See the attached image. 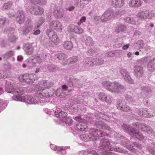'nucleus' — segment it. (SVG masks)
Here are the masks:
<instances>
[{"mask_svg": "<svg viewBox=\"0 0 155 155\" xmlns=\"http://www.w3.org/2000/svg\"><path fill=\"white\" fill-rule=\"evenodd\" d=\"M91 94L88 91H85L81 94V95H79L78 99L79 100H83L85 98H87V97L90 95Z\"/></svg>", "mask_w": 155, "mask_h": 155, "instance_id": "38", "label": "nucleus"}, {"mask_svg": "<svg viewBox=\"0 0 155 155\" xmlns=\"http://www.w3.org/2000/svg\"><path fill=\"white\" fill-rule=\"evenodd\" d=\"M9 41L12 42H15L18 38L14 34H8Z\"/></svg>", "mask_w": 155, "mask_h": 155, "instance_id": "43", "label": "nucleus"}, {"mask_svg": "<svg viewBox=\"0 0 155 155\" xmlns=\"http://www.w3.org/2000/svg\"><path fill=\"white\" fill-rule=\"evenodd\" d=\"M95 134H84L80 136V138L84 141H94L96 140L99 137H103L107 135L104 132L97 129H95L94 131Z\"/></svg>", "mask_w": 155, "mask_h": 155, "instance_id": "3", "label": "nucleus"}, {"mask_svg": "<svg viewBox=\"0 0 155 155\" xmlns=\"http://www.w3.org/2000/svg\"><path fill=\"white\" fill-rule=\"evenodd\" d=\"M25 27L29 28L32 29L33 26L32 25L31 21L30 19L27 20L25 23Z\"/></svg>", "mask_w": 155, "mask_h": 155, "instance_id": "51", "label": "nucleus"}, {"mask_svg": "<svg viewBox=\"0 0 155 155\" xmlns=\"http://www.w3.org/2000/svg\"><path fill=\"white\" fill-rule=\"evenodd\" d=\"M140 88L142 90H143L146 95H148L151 93V90L149 86H143L141 87Z\"/></svg>", "mask_w": 155, "mask_h": 155, "instance_id": "41", "label": "nucleus"}, {"mask_svg": "<svg viewBox=\"0 0 155 155\" xmlns=\"http://www.w3.org/2000/svg\"><path fill=\"white\" fill-rule=\"evenodd\" d=\"M104 123L101 120L96 121L95 123L96 127L99 129H102Z\"/></svg>", "mask_w": 155, "mask_h": 155, "instance_id": "46", "label": "nucleus"}, {"mask_svg": "<svg viewBox=\"0 0 155 155\" xmlns=\"http://www.w3.org/2000/svg\"><path fill=\"white\" fill-rule=\"evenodd\" d=\"M141 4V2L140 0H131L128 3L129 6L134 8L139 7Z\"/></svg>", "mask_w": 155, "mask_h": 155, "instance_id": "23", "label": "nucleus"}, {"mask_svg": "<svg viewBox=\"0 0 155 155\" xmlns=\"http://www.w3.org/2000/svg\"><path fill=\"white\" fill-rule=\"evenodd\" d=\"M146 15L147 19H151L155 16V12L153 11H149L146 10Z\"/></svg>", "mask_w": 155, "mask_h": 155, "instance_id": "44", "label": "nucleus"}, {"mask_svg": "<svg viewBox=\"0 0 155 155\" xmlns=\"http://www.w3.org/2000/svg\"><path fill=\"white\" fill-rule=\"evenodd\" d=\"M74 132L86 131L87 130V126L84 123L79 122L78 124L74 126Z\"/></svg>", "mask_w": 155, "mask_h": 155, "instance_id": "14", "label": "nucleus"}, {"mask_svg": "<svg viewBox=\"0 0 155 155\" xmlns=\"http://www.w3.org/2000/svg\"><path fill=\"white\" fill-rule=\"evenodd\" d=\"M45 21V19L43 17L41 18L37 22V26L36 28H38L41 25L43 24Z\"/></svg>", "mask_w": 155, "mask_h": 155, "instance_id": "54", "label": "nucleus"}, {"mask_svg": "<svg viewBox=\"0 0 155 155\" xmlns=\"http://www.w3.org/2000/svg\"><path fill=\"white\" fill-rule=\"evenodd\" d=\"M115 17V13L111 9H109L104 12L101 16V21L106 22L112 19Z\"/></svg>", "mask_w": 155, "mask_h": 155, "instance_id": "6", "label": "nucleus"}, {"mask_svg": "<svg viewBox=\"0 0 155 155\" xmlns=\"http://www.w3.org/2000/svg\"><path fill=\"white\" fill-rule=\"evenodd\" d=\"M132 125L136 128L126 124H123L122 127L126 133H128L130 135L135 137L139 140H145L146 137L143 136L142 133L137 132L136 130V129L137 128L142 132H146L148 134H151L153 132V129L150 126L144 124L137 122L133 123Z\"/></svg>", "mask_w": 155, "mask_h": 155, "instance_id": "1", "label": "nucleus"}, {"mask_svg": "<svg viewBox=\"0 0 155 155\" xmlns=\"http://www.w3.org/2000/svg\"><path fill=\"white\" fill-rule=\"evenodd\" d=\"M124 79L128 83H129L133 84L134 81L131 78L129 74L126 76Z\"/></svg>", "mask_w": 155, "mask_h": 155, "instance_id": "55", "label": "nucleus"}, {"mask_svg": "<svg viewBox=\"0 0 155 155\" xmlns=\"http://www.w3.org/2000/svg\"><path fill=\"white\" fill-rule=\"evenodd\" d=\"M28 9L31 14L35 15H41L44 12V10L42 7L35 5L29 6Z\"/></svg>", "mask_w": 155, "mask_h": 155, "instance_id": "8", "label": "nucleus"}, {"mask_svg": "<svg viewBox=\"0 0 155 155\" xmlns=\"http://www.w3.org/2000/svg\"><path fill=\"white\" fill-rule=\"evenodd\" d=\"M112 6L116 8L122 7L124 4V0H110Z\"/></svg>", "mask_w": 155, "mask_h": 155, "instance_id": "20", "label": "nucleus"}, {"mask_svg": "<svg viewBox=\"0 0 155 155\" xmlns=\"http://www.w3.org/2000/svg\"><path fill=\"white\" fill-rule=\"evenodd\" d=\"M124 21L128 23L132 24H135L136 20V18L131 17H127L124 19Z\"/></svg>", "mask_w": 155, "mask_h": 155, "instance_id": "42", "label": "nucleus"}, {"mask_svg": "<svg viewBox=\"0 0 155 155\" xmlns=\"http://www.w3.org/2000/svg\"><path fill=\"white\" fill-rule=\"evenodd\" d=\"M147 68L148 70L150 71H153L155 68V57L150 61Z\"/></svg>", "mask_w": 155, "mask_h": 155, "instance_id": "29", "label": "nucleus"}, {"mask_svg": "<svg viewBox=\"0 0 155 155\" xmlns=\"http://www.w3.org/2000/svg\"><path fill=\"white\" fill-rule=\"evenodd\" d=\"M78 57L77 56H74L69 58L65 61H64L62 62V64L64 65H65L69 64L68 62H69L70 64H73L76 62L78 60Z\"/></svg>", "mask_w": 155, "mask_h": 155, "instance_id": "27", "label": "nucleus"}, {"mask_svg": "<svg viewBox=\"0 0 155 155\" xmlns=\"http://www.w3.org/2000/svg\"><path fill=\"white\" fill-rule=\"evenodd\" d=\"M146 11H141L139 12L137 14V16L139 19H147V15H146Z\"/></svg>", "mask_w": 155, "mask_h": 155, "instance_id": "34", "label": "nucleus"}, {"mask_svg": "<svg viewBox=\"0 0 155 155\" xmlns=\"http://www.w3.org/2000/svg\"><path fill=\"white\" fill-rule=\"evenodd\" d=\"M51 148L54 150L57 151V153L59 154H64L66 153L65 150L69 149V147H59L54 145L51 144L50 146Z\"/></svg>", "mask_w": 155, "mask_h": 155, "instance_id": "13", "label": "nucleus"}, {"mask_svg": "<svg viewBox=\"0 0 155 155\" xmlns=\"http://www.w3.org/2000/svg\"><path fill=\"white\" fill-rule=\"evenodd\" d=\"M8 23V20L6 18L0 19V27H2L6 24Z\"/></svg>", "mask_w": 155, "mask_h": 155, "instance_id": "45", "label": "nucleus"}, {"mask_svg": "<svg viewBox=\"0 0 155 155\" xmlns=\"http://www.w3.org/2000/svg\"><path fill=\"white\" fill-rule=\"evenodd\" d=\"M121 76L124 79L129 74L128 72L125 69L121 68L120 70Z\"/></svg>", "mask_w": 155, "mask_h": 155, "instance_id": "47", "label": "nucleus"}, {"mask_svg": "<svg viewBox=\"0 0 155 155\" xmlns=\"http://www.w3.org/2000/svg\"><path fill=\"white\" fill-rule=\"evenodd\" d=\"M68 28L69 31L74 32L78 34H80L84 32L82 28L74 25H71L68 26Z\"/></svg>", "mask_w": 155, "mask_h": 155, "instance_id": "17", "label": "nucleus"}, {"mask_svg": "<svg viewBox=\"0 0 155 155\" xmlns=\"http://www.w3.org/2000/svg\"><path fill=\"white\" fill-rule=\"evenodd\" d=\"M100 20L101 21V16H96L94 17V21L96 24H97L99 22Z\"/></svg>", "mask_w": 155, "mask_h": 155, "instance_id": "61", "label": "nucleus"}, {"mask_svg": "<svg viewBox=\"0 0 155 155\" xmlns=\"http://www.w3.org/2000/svg\"><path fill=\"white\" fill-rule=\"evenodd\" d=\"M83 38L84 41L87 45L92 46L94 45V41L90 36L86 35L84 36Z\"/></svg>", "mask_w": 155, "mask_h": 155, "instance_id": "25", "label": "nucleus"}, {"mask_svg": "<svg viewBox=\"0 0 155 155\" xmlns=\"http://www.w3.org/2000/svg\"><path fill=\"white\" fill-rule=\"evenodd\" d=\"M68 87L65 85H63L62 87V88L58 89L55 92L56 95L60 97H63L64 96V91L67 90Z\"/></svg>", "mask_w": 155, "mask_h": 155, "instance_id": "21", "label": "nucleus"}, {"mask_svg": "<svg viewBox=\"0 0 155 155\" xmlns=\"http://www.w3.org/2000/svg\"><path fill=\"white\" fill-rule=\"evenodd\" d=\"M47 68L49 71L51 72H55L59 69V67L53 64L49 65Z\"/></svg>", "mask_w": 155, "mask_h": 155, "instance_id": "36", "label": "nucleus"}, {"mask_svg": "<svg viewBox=\"0 0 155 155\" xmlns=\"http://www.w3.org/2000/svg\"><path fill=\"white\" fill-rule=\"evenodd\" d=\"M135 75L138 77L142 76L143 75V69L140 66H135L134 68Z\"/></svg>", "mask_w": 155, "mask_h": 155, "instance_id": "22", "label": "nucleus"}, {"mask_svg": "<svg viewBox=\"0 0 155 155\" xmlns=\"http://www.w3.org/2000/svg\"><path fill=\"white\" fill-rule=\"evenodd\" d=\"M144 45V44L143 41L141 40L138 41L134 45V46H137L141 48H143Z\"/></svg>", "mask_w": 155, "mask_h": 155, "instance_id": "52", "label": "nucleus"}, {"mask_svg": "<svg viewBox=\"0 0 155 155\" xmlns=\"http://www.w3.org/2000/svg\"><path fill=\"white\" fill-rule=\"evenodd\" d=\"M82 82L80 81L78 79L74 78L73 79L71 82H68V86L70 87H77L81 88L82 87Z\"/></svg>", "mask_w": 155, "mask_h": 155, "instance_id": "16", "label": "nucleus"}, {"mask_svg": "<svg viewBox=\"0 0 155 155\" xmlns=\"http://www.w3.org/2000/svg\"><path fill=\"white\" fill-rule=\"evenodd\" d=\"M34 58L35 60V61L36 63L37 62L39 64L41 63L43 59L42 56L40 54L35 56Z\"/></svg>", "mask_w": 155, "mask_h": 155, "instance_id": "48", "label": "nucleus"}, {"mask_svg": "<svg viewBox=\"0 0 155 155\" xmlns=\"http://www.w3.org/2000/svg\"><path fill=\"white\" fill-rule=\"evenodd\" d=\"M98 97L100 100L105 101L108 104H110L111 102V97L104 93H100Z\"/></svg>", "mask_w": 155, "mask_h": 155, "instance_id": "19", "label": "nucleus"}, {"mask_svg": "<svg viewBox=\"0 0 155 155\" xmlns=\"http://www.w3.org/2000/svg\"><path fill=\"white\" fill-rule=\"evenodd\" d=\"M93 59V61L94 62V65H100L103 64L104 61L101 58H97Z\"/></svg>", "mask_w": 155, "mask_h": 155, "instance_id": "37", "label": "nucleus"}, {"mask_svg": "<svg viewBox=\"0 0 155 155\" xmlns=\"http://www.w3.org/2000/svg\"><path fill=\"white\" fill-rule=\"evenodd\" d=\"M47 35L51 39V41L56 45L58 44L59 42V39L56 33L51 29H47L46 31Z\"/></svg>", "mask_w": 155, "mask_h": 155, "instance_id": "9", "label": "nucleus"}, {"mask_svg": "<svg viewBox=\"0 0 155 155\" xmlns=\"http://www.w3.org/2000/svg\"><path fill=\"white\" fill-rule=\"evenodd\" d=\"M12 5V2H9L7 3H5L3 5L2 8L3 10H6L10 8Z\"/></svg>", "mask_w": 155, "mask_h": 155, "instance_id": "53", "label": "nucleus"}, {"mask_svg": "<svg viewBox=\"0 0 155 155\" xmlns=\"http://www.w3.org/2000/svg\"><path fill=\"white\" fill-rule=\"evenodd\" d=\"M64 15L63 9L60 8H57L54 10V15L57 18H61Z\"/></svg>", "mask_w": 155, "mask_h": 155, "instance_id": "24", "label": "nucleus"}, {"mask_svg": "<svg viewBox=\"0 0 155 155\" xmlns=\"http://www.w3.org/2000/svg\"><path fill=\"white\" fill-rule=\"evenodd\" d=\"M33 44V43H27L24 45L23 49L27 54L31 55L32 54L34 50Z\"/></svg>", "mask_w": 155, "mask_h": 155, "instance_id": "15", "label": "nucleus"}, {"mask_svg": "<svg viewBox=\"0 0 155 155\" xmlns=\"http://www.w3.org/2000/svg\"><path fill=\"white\" fill-rule=\"evenodd\" d=\"M65 120L64 121L65 122V124H71L72 121V120L71 117H66Z\"/></svg>", "mask_w": 155, "mask_h": 155, "instance_id": "59", "label": "nucleus"}, {"mask_svg": "<svg viewBox=\"0 0 155 155\" xmlns=\"http://www.w3.org/2000/svg\"><path fill=\"white\" fill-rule=\"evenodd\" d=\"M32 98V96L26 95L23 96H14L12 97V99L15 101H23L27 103L31 104L33 103L34 102L31 101L30 100Z\"/></svg>", "mask_w": 155, "mask_h": 155, "instance_id": "10", "label": "nucleus"}, {"mask_svg": "<svg viewBox=\"0 0 155 155\" xmlns=\"http://www.w3.org/2000/svg\"><path fill=\"white\" fill-rule=\"evenodd\" d=\"M32 29L25 27V29L23 31V34L24 35H27L29 33L31 30Z\"/></svg>", "mask_w": 155, "mask_h": 155, "instance_id": "60", "label": "nucleus"}, {"mask_svg": "<svg viewBox=\"0 0 155 155\" xmlns=\"http://www.w3.org/2000/svg\"><path fill=\"white\" fill-rule=\"evenodd\" d=\"M53 85V82L51 81H48L47 80L41 81L36 86V91L35 94L36 97L44 98L52 97L53 94H49L48 91L45 89L49 88Z\"/></svg>", "mask_w": 155, "mask_h": 155, "instance_id": "2", "label": "nucleus"}, {"mask_svg": "<svg viewBox=\"0 0 155 155\" xmlns=\"http://www.w3.org/2000/svg\"><path fill=\"white\" fill-rule=\"evenodd\" d=\"M86 18L85 16H83L80 19L79 21H78V25H81V23L85 21L86 20Z\"/></svg>", "mask_w": 155, "mask_h": 155, "instance_id": "63", "label": "nucleus"}, {"mask_svg": "<svg viewBox=\"0 0 155 155\" xmlns=\"http://www.w3.org/2000/svg\"><path fill=\"white\" fill-rule=\"evenodd\" d=\"M5 89L6 91L9 93L14 94L15 96H18L22 94L25 92V88L23 87H19L14 88L10 83L8 82L5 84Z\"/></svg>", "mask_w": 155, "mask_h": 155, "instance_id": "5", "label": "nucleus"}, {"mask_svg": "<svg viewBox=\"0 0 155 155\" xmlns=\"http://www.w3.org/2000/svg\"><path fill=\"white\" fill-rule=\"evenodd\" d=\"M121 143L130 150L132 151L133 150V146L130 144L129 140L127 139H124V140H121Z\"/></svg>", "mask_w": 155, "mask_h": 155, "instance_id": "32", "label": "nucleus"}, {"mask_svg": "<svg viewBox=\"0 0 155 155\" xmlns=\"http://www.w3.org/2000/svg\"><path fill=\"white\" fill-rule=\"evenodd\" d=\"M124 112H129L131 110L130 107L127 105H125L123 107V110H120Z\"/></svg>", "mask_w": 155, "mask_h": 155, "instance_id": "58", "label": "nucleus"}, {"mask_svg": "<svg viewBox=\"0 0 155 155\" xmlns=\"http://www.w3.org/2000/svg\"><path fill=\"white\" fill-rule=\"evenodd\" d=\"M34 74H25L21 75L19 77L20 81L25 82L28 84H31L34 81Z\"/></svg>", "mask_w": 155, "mask_h": 155, "instance_id": "7", "label": "nucleus"}, {"mask_svg": "<svg viewBox=\"0 0 155 155\" xmlns=\"http://www.w3.org/2000/svg\"><path fill=\"white\" fill-rule=\"evenodd\" d=\"M126 89L125 87L120 83L117 81H114L113 88L110 90L112 93L117 94L121 93V90Z\"/></svg>", "mask_w": 155, "mask_h": 155, "instance_id": "11", "label": "nucleus"}, {"mask_svg": "<svg viewBox=\"0 0 155 155\" xmlns=\"http://www.w3.org/2000/svg\"><path fill=\"white\" fill-rule=\"evenodd\" d=\"M87 153V155H100L98 153L93 150H89Z\"/></svg>", "mask_w": 155, "mask_h": 155, "instance_id": "57", "label": "nucleus"}, {"mask_svg": "<svg viewBox=\"0 0 155 155\" xmlns=\"http://www.w3.org/2000/svg\"><path fill=\"white\" fill-rule=\"evenodd\" d=\"M6 74V73L5 71H0V79H5L7 78Z\"/></svg>", "mask_w": 155, "mask_h": 155, "instance_id": "56", "label": "nucleus"}, {"mask_svg": "<svg viewBox=\"0 0 155 155\" xmlns=\"http://www.w3.org/2000/svg\"><path fill=\"white\" fill-rule=\"evenodd\" d=\"M50 27L58 32H61L62 30V25L60 22L56 21H53L49 23Z\"/></svg>", "mask_w": 155, "mask_h": 155, "instance_id": "12", "label": "nucleus"}, {"mask_svg": "<svg viewBox=\"0 0 155 155\" xmlns=\"http://www.w3.org/2000/svg\"><path fill=\"white\" fill-rule=\"evenodd\" d=\"M153 116L152 112L148 111V109L146 108H144L143 113V117H150Z\"/></svg>", "mask_w": 155, "mask_h": 155, "instance_id": "39", "label": "nucleus"}, {"mask_svg": "<svg viewBox=\"0 0 155 155\" xmlns=\"http://www.w3.org/2000/svg\"><path fill=\"white\" fill-rule=\"evenodd\" d=\"M25 19V15L24 11H19L17 13L16 21L18 23L21 24H23Z\"/></svg>", "mask_w": 155, "mask_h": 155, "instance_id": "18", "label": "nucleus"}, {"mask_svg": "<svg viewBox=\"0 0 155 155\" xmlns=\"http://www.w3.org/2000/svg\"><path fill=\"white\" fill-rule=\"evenodd\" d=\"M14 55V52L12 51H11L8 52L7 54H6V56L8 57H11L13 56Z\"/></svg>", "mask_w": 155, "mask_h": 155, "instance_id": "64", "label": "nucleus"}, {"mask_svg": "<svg viewBox=\"0 0 155 155\" xmlns=\"http://www.w3.org/2000/svg\"><path fill=\"white\" fill-rule=\"evenodd\" d=\"M114 55V52L113 51H108L105 54V56L109 57H113Z\"/></svg>", "mask_w": 155, "mask_h": 155, "instance_id": "62", "label": "nucleus"}, {"mask_svg": "<svg viewBox=\"0 0 155 155\" xmlns=\"http://www.w3.org/2000/svg\"><path fill=\"white\" fill-rule=\"evenodd\" d=\"M114 82H110L109 81H104L102 83L103 86L107 90L111 92V89L113 88Z\"/></svg>", "mask_w": 155, "mask_h": 155, "instance_id": "28", "label": "nucleus"}, {"mask_svg": "<svg viewBox=\"0 0 155 155\" xmlns=\"http://www.w3.org/2000/svg\"><path fill=\"white\" fill-rule=\"evenodd\" d=\"M55 58L59 60H64L68 57V56L65 53H59L55 55Z\"/></svg>", "mask_w": 155, "mask_h": 155, "instance_id": "33", "label": "nucleus"}, {"mask_svg": "<svg viewBox=\"0 0 155 155\" xmlns=\"http://www.w3.org/2000/svg\"><path fill=\"white\" fill-rule=\"evenodd\" d=\"M56 116L60 119L65 118L67 116V114L64 111L60 110H57L55 112Z\"/></svg>", "mask_w": 155, "mask_h": 155, "instance_id": "30", "label": "nucleus"}, {"mask_svg": "<svg viewBox=\"0 0 155 155\" xmlns=\"http://www.w3.org/2000/svg\"><path fill=\"white\" fill-rule=\"evenodd\" d=\"M83 64L87 67H92L94 65L93 59L87 58H84L83 61Z\"/></svg>", "mask_w": 155, "mask_h": 155, "instance_id": "26", "label": "nucleus"}, {"mask_svg": "<svg viewBox=\"0 0 155 155\" xmlns=\"http://www.w3.org/2000/svg\"><path fill=\"white\" fill-rule=\"evenodd\" d=\"M126 29V27L124 25H121L119 26L116 29V31L117 32L120 31H125Z\"/></svg>", "mask_w": 155, "mask_h": 155, "instance_id": "49", "label": "nucleus"}, {"mask_svg": "<svg viewBox=\"0 0 155 155\" xmlns=\"http://www.w3.org/2000/svg\"><path fill=\"white\" fill-rule=\"evenodd\" d=\"M35 60L33 57L28 58L26 61L27 65L30 68L33 67L35 66L36 63Z\"/></svg>", "mask_w": 155, "mask_h": 155, "instance_id": "31", "label": "nucleus"}, {"mask_svg": "<svg viewBox=\"0 0 155 155\" xmlns=\"http://www.w3.org/2000/svg\"><path fill=\"white\" fill-rule=\"evenodd\" d=\"M125 104V101L123 100H119L117 102V107L119 110H123V107Z\"/></svg>", "mask_w": 155, "mask_h": 155, "instance_id": "40", "label": "nucleus"}, {"mask_svg": "<svg viewBox=\"0 0 155 155\" xmlns=\"http://www.w3.org/2000/svg\"><path fill=\"white\" fill-rule=\"evenodd\" d=\"M7 105L5 101L0 100V113L2 110L5 108Z\"/></svg>", "mask_w": 155, "mask_h": 155, "instance_id": "50", "label": "nucleus"}, {"mask_svg": "<svg viewBox=\"0 0 155 155\" xmlns=\"http://www.w3.org/2000/svg\"><path fill=\"white\" fill-rule=\"evenodd\" d=\"M64 48L67 50H71L73 48V44L70 41H66L63 44Z\"/></svg>", "mask_w": 155, "mask_h": 155, "instance_id": "35", "label": "nucleus"}, {"mask_svg": "<svg viewBox=\"0 0 155 155\" xmlns=\"http://www.w3.org/2000/svg\"><path fill=\"white\" fill-rule=\"evenodd\" d=\"M99 147L101 149L105 150V152L110 150L120 153L123 152V150L122 148L117 147L116 146L111 147L110 143L108 140L104 138L100 139Z\"/></svg>", "mask_w": 155, "mask_h": 155, "instance_id": "4", "label": "nucleus"}]
</instances>
